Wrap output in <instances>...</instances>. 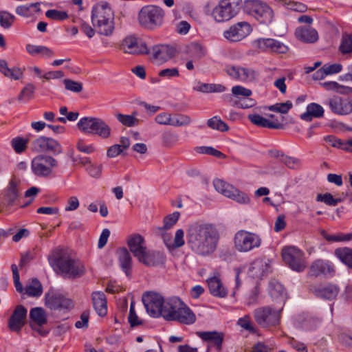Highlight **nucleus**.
Segmentation results:
<instances>
[{
	"mask_svg": "<svg viewBox=\"0 0 352 352\" xmlns=\"http://www.w3.org/2000/svg\"><path fill=\"white\" fill-rule=\"evenodd\" d=\"M186 239L188 246L195 254L208 256L216 250L219 234L212 225L195 222L188 226Z\"/></svg>",
	"mask_w": 352,
	"mask_h": 352,
	"instance_id": "1",
	"label": "nucleus"
},
{
	"mask_svg": "<svg viewBox=\"0 0 352 352\" xmlns=\"http://www.w3.org/2000/svg\"><path fill=\"white\" fill-rule=\"evenodd\" d=\"M48 260L54 271L64 278L75 279L85 273L84 264L63 249L54 250L50 254Z\"/></svg>",
	"mask_w": 352,
	"mask_h": 352,
	"instance_id": "2",
	"label": "nucleus"
},
{
	"mask_svg": "<svg viewBox=\"0 0 352 352\" xmlns=\"http://www.w3.org/2000/svg\"><path fill=\"white\" fill-rule=\"evenodd\" d=\"M91 22L96 32L110 36L114 30V12L107 2H100L92 8Z\"/></svg>",
	"mask_w": 352,
	"mask_h": 352,
	"instance_id": "3",
	"label": "nucleus"
},
{
	"mask_svg": "<svg viewBox=\"0 0 352 352\" xmlns=\"http://www.w3.org/2000/svg\"><path fill=\"white\" fill-rule=\"evenodd\" d=\"M127 243L130 251L140 262L147 266H153L156 264L155 258L159 253L148 251L144 245V239L141 235L135 234L129 236Z\"/></svg>",
	"mask_w": 352,
	"mask_h": 352,
	"instance_id": "4",
	"label": "nucleus"
},
{
	"mask_svg": "<svg viewBox=\"0 0 352 352\" xmlns=\"http://www.w3.org/2000/svg\"><path fill=\"white\" fill-rule=\"evenodd\" d=\"M164 12L159 6L148 5L142 7L138 12L139 24L145 29L154 30L162 25Z\"/></svg>",
	"mask_w": 352,
	"mask_h": 352,
	"instance_id": "5",
	"label": "nucleus"
},
{
	"mask_svg": "<svg viewBox=\"0 0 352 352\" xmlns=\"http://www.w3.org/2000/svg\"><path fill=\"white\" fill-rule=\"evenodd\" d=\"M261 244L262 239L259 234L244 230L238 231L234 237V246L239 252H251L259 248Z\"/></svg>",
	"mask_w": 352,
	"mask_h": 352,
	"instance_id": "6",
	"label": "nucleus"
},
{
	"mask_svg": "<svg viewBox=\"0 0 352 352\" xmlns=\"http://www.w3.org/2000/svg\"><path fill=\"white\" fill-rule=\"evenodd\" d=\"M245 8L250 14L253 16L261 23L268 24L272 21L274 12L265 2L259 0H247Z\"/></svg>",
	"mask_w": 352,
	"mask_h": 352,
	"instance_id": "7",
	"label": "nucleus"
},
{
	"mask_svg": "<svg viewBox=\"0 0 352 352\" xmlns=\"http://www.w3.org/2000/svg\"><path fill=\"white\" fill-rule=\"evenodd\" d=\"M282 309L270 306L257 308L254 311V320L263 328L276 326L280 322Z\"/></svg>",
	"mask_w": 352,
	"mask_h": 352,
	"instance_id": "8",
	"label": "nucleus"
},
{
	"mask_svg": "<svg viewBox=\"0 0 352 352\" xmlns=\"http://www.w3.org/2000/svg\"><path fill=\"white\" fill-rule=\"evenodd\" d=\"M58 165V161L53 157L41 154L33 158L31 168L32 173L37 177H48Z\"/></svg>",
	"mask_w": 352,
	"mask_h": 352,
	"instance_id": "9",
	"label": "nucleus"
},
{
	"mask_svg": "<svg viewBox=\"0 0 352 352\" xmlns=\"http://www.w3.org/2000/svg\"><path fill=\"white\" fill-rule=\"evenodd\" d=\"M241 3V0H221L212 14L217 22L228 21L238 13Z\"/></svg>",
	"mask_w": 352,
	"mask_h": 352,
	"instance_id": "10",
	"label": "nucleus"
},
{
	"mask_svg": "<svg viewBox=\"0 0 352 352\" xmlns=\"http://www.w3.org/2000/svg\"><path fill=\"white\" fill-rule=\"evenodd\" d=\"M303 256V252L296 247H285L282 250L283 261L291 269L298 272H302L306 267Z\"/></svg>",
	"mask_w": 352,
	"mask_h": 352,
	"instance_id": "11",
	"label": "nucleus"
},
{
	"mask_svg": "<svg viewBox=\"0 0 352 352\" xmlns=\"http://www.w3.org/2000/svg\"><path fill=\"white\" fill-rule=\"evenodd\" d=\"M226 72L230 77L244 82H254L259 77L258 72L251 67L228 65Z\"/></svg>",
	"mask_w": 352,
	"mask_h": 352,
	"instance_id": "12",
	"label": "nucleus"
},
{
	"mask_svg": "<svg viewBox=\"0 0 352 352\" xmlns=\"http://www.w3.org/2000/svg\"><path fill=\"white\" fill-rule=\"evenodd\" d=\"M142 301L148 314L154 318L163 316L165 300L163 297L156 293L148 292L143 295Z\"/></svg>",
	"mask_w": 352,
	"mask_h": 352,
	"instance_id": "13",
	"label": "nucleus"
},
{
	"mask_svg": "<svg viewBox=\"0 0 352 352\" xmlns=\"http://www.w3.org/2000/svg\"><path fill=\"white\" fill-rule=\"evenodd\" d=\"M45 305L50 309H67L72 307V302L62 294L49 291L45 294Z\"/></svg>",
	"mask_w": 352,
	"mask_h": 352,
	"instance_id": "14",
	"label": "nucleus"
},
{
	"mask_svg": "<svg viewBox=\"0 0 352 352\" xmlns=\"http://www.w3.org/2000/svg\"><path fill=\"white\" fill-rule=\"evenodd\" d=\"M272 272L271 261L266 258L255 259L248 270L249 276L255 279H261Z\"/></svg>",
	"mask_w": 352,
	"mask_h": 352,
	"instance_id": "15",
	"label": "nucleus"
},
{
	"mask_svg": "<svg viewBox=\"0 0 352 352\" xmlns=\"http://www.w3.org/2000/svg\"><path fill=\"white\" fill-rule=\"evenodd\" d=\"M334 273L333 265L329 261L317 259L309 266L308 275L318 277L320 276H331Z\"/></svg>",
	"mask_w": 352,
	"mask_h": 352,
	"instance_id": "16",
	"label": "nucleus"
},
{
	"mask_svg": "<svg viewBox=\"0 0 352 352\" xmlns=\"http://www.w3.org/2000/svg\"><path fill=\"white\" fill-rule=\"evenodd\" d=\"M252 31L250 25L241 21L231 26L229 30L224 32V36L231 41H239L248 36Z\"/></svg>",
	"mask_w": 352,
	"mask_h": 352,
	"instance_id": "17",
	"label": "nucleus"
},
{
	"mask_svg": "<svg viewBox=\"0 0 352 352\" xmlns=\"http://www.w3.org/2000/svg\"><path fill=\"white\" fill-rule=\"evenodd\" d=\"M121 47L125 53L132 54H146L148 52L146 43L132 36L126 37L122 41Z\"/></svg>",
	"mask_w": 352,
	"mask_h": 352,
	"instance_id": "18",
	"label": "nucleus"
},
{
	"mask_svg": "<svg viewBox=\"0 0 352 352\" xmlns=\"http://www.w3.org/2000/svg\"><path fill=\"white\" fill-rule=\"evenodd\" d=\"M328 104L334 114L346 116L351 113V104L349 98L335 96L329 99Z\"/></svg>",
	"mask_w": 352,
	"mask_h": 352,
	"instance_id": "19",
	"label": "nucleus"
},
{
	"mask_svg": "<svg viewBox=\"0 0 352 352\" xmlns=\"http://www.w3.org/2000/svg\"><path fill=\"white\" fill-rule=\"evenodd\" d=\"M28 310L24 306L19 305L14 309L8 320L9 329L15 332H19L25 323Z\"/></svg>",
	"mask_w": 352,
	"mask_h": 352,
	"instance_id": "20",
	"label": "nucleus"
},
{
	"mask_svg": "<svg viewBox=\"0 0 352 352\" xmlns=\"http://www.w3.org/2000/svg\"><path fill=\"white\" fill-rule=\"evenodd\" d=\"M184 302L177 297H173L165 300L163 318L168 321H175Z\"/></svg>",
	"mask_w": 352,
	"mask_h": 352,
	"instance_id": "21",
	"label": "nucleus"
},
{
	"mask_svg": "<svg viewBox=\"0 0 352 352\" xmlns=\"http://www.w3.org/2000/svg\"><path fill=\"white\" fill-rule=\"evenodd\" d=\"M311 290L317 297L326 300L334 299L339 292L338 287L333 284L314 286Z\"/></svg>",
	"mask_w": 352,
	"mask_h": 352,
	"instance_id": "22",
	"label": "nucleus"
},
{
	"mask_svg": "<svg viewBox=\"0 0 352 352\" xmlns=\"http://www.w3.org/2000/svg\"><path fill=\"white\" fill-rule=\"evenodd\" d=\"M196 334L204 341L210 342L216 346L217 350L221 349L222 343L224 340V334L222 332L212 331H197Z\"/></svg>",
	"mask_w": 352,
	"mask_h": 352,
	"instance_id": "23",
	"label": "nucleus"
},
{
	"mask_svg": "<svg viewBox=\"0 0 352 352\" xmlns=\"http://www.w3.org/2000/svg\"><path fill=\"white\" fill-rule=\"evenodd\" d=\"M175 50L173 47L166 45H156L153 47V57L159 61L165 62L175 56Z\"/></svg>",
	"mask_w": 352,
	"mask_h": 352,
	"instance_id": "24",
	"label": "nucleus"
},
{
	"mask_svg": "<svg viewBox=\"0 0 352 352\" xmlns=\"http://www.w3.org/2000/svg\"><path fill=\"white\" fill-rule=\"evenodd\" d=\"M210 294L216 297L224 298L228 294V290L222 283L221 279L216 276L207 279Z\"/></svg>",
	"mask_w": 352,
	"mask_h": 352,
	"instance_id": "25",
	"label": "nucleus"
},
{
	"mask_svg": "<svg viewBox=\"0 0 352 352\" xmlns=\"http://www.w3.org/2000/svg\"><path fill=\"white\" fill-rule=\"evenodd\" d=\"M295 35L298 40L304 43H312L318 40V32L311 27L298 28Z\"/></svg>",
	"mask_w": 352,
	"mask_h": 352,
	"instance_id": "26",
	"label": "nucleus"
},
{
	"mask_svg": "<svg viewBox=\"0 0 352 352\" xmlns=\"http://www.w3.org/2000/svg\"><path fill=\"white\" fill-rule=\"evenodd\" d=\"M269 294L273 300L284 305L287 298V294L282 284L276 280H272L269 283Z\"/></svg>",
	"mask_w": 352,
	"mask_h": 352,
	"instance_id": "27",
	"label": "nucleus"
},
{
	"mask_svg": "<svg viewBox=\"0 0 352 352\" xmlns=\"http://www.w3.org/2000/svg\"><path fill=\"white\" fill-rule=\"evenodd\" d=\"M92 301L94 309L100 316H104L107 313V305L105 295L103 292L92 293Z\"/></svg>",
	"mask_w": 352,
	"mask_h": 352,
	"instance_id": "28",
	"label": "nucleus"
},
{
	"mask_svg": "<svg viewBox=\"0 0 352 352\" xmlns=\"http://www.w3.org/2000/svg\"><path fill=\"white\" fill-rule=\"evenodd\" d=\"M120 265L127 276L131 274L132 258L129 251L125 248H120L117 251Z\"/></svg>",
	"mask_w": 352,
	"mask_h": 352,
	"instance_id": "29",
	"label": "nucleus"
},
{
	"mask_svg": "<svg viewBox=\"0 0 352 352\" xmlns=\"http://www.w3.org/2000/svg\"><path fill=\"white\" fill-rule=\"evenodd\" d=\"M260 48L263 50L270 49L278 53H285L287 47L280 42L272 38H261L258 41Z\"/></svg>",
	"mask_w": 352,
	"mask_h": 352,
	"instance_id": "30",
	"label": "nucleus"
},
{
	"mask_svg": "<svg viewBox=\"0 0 352 352\" xmlns=\"http://www.w3.org/2000/svg\"><path fill=\"white\" fill-rule=\"evenodd\" d=\"M324 115L323 107L317 103H311L307 107L306 112L300 116V118L303 120L310 122L313 118H322Z\"/></svg>",
	"mask_w": 352,
	"mask_h": 352,
	"instance_id": "31",
	"label": "nucleus"
},
{
	"mask_svg": "<svg viewBox=\"0 0 352 352\" xmlns=\"http://www.w3.org/2000/svg\"><path fill=\"white\" fill-rule=\"evenodd\" d=\"M99 118L98 117H83L78 123V129L86 134H93Z\"/></svg>",
	"mask_w": 352,
	"mask_h": 352,
	"instance_id": "32",
	"label": "nucleus"
},
{
	"mask_svg": "<svg viewBox=\"0 0 352 352\" xmlns=\"http://www.w3.org/2000/svg\"><path fill=\"white\" fill-rule=\"evenodd\" d=\"M175 321L184 324H192L196 321V316L193 311L184 303Z\"/></svg>",
	"mask_w": 352,
	"mask_h": 352,
	"instance_id": "33",
	"label": "nucleus"
},
{
	"mask_svg": "<svg viewBox=\"0 0 352 352\" xmlns=\"http://www.w3.org/2000/svg\"><path fill=\"white\" fill-rule=\"evenodd\" d=\"M248 119L254 124L269 129H282L283 124L278 122H272L258 114H249Z\"/></svg>",
	"mask_w": 352,
	"mask_h": 352,
	"instance_id": "34",
	"label": "nucleus"
},
{
	"mask_svg": "<svg viewBox=\"0 0 352 352\" xmlns=\"http://www.w3.org/2000/svg\"><path fill=\"white\" fill-rule=\"evenodd\" d=\"M0 72L13 80H19L23 76V71L19 67L8 68L7 62L3 59H0Z\"/></svg>",
	"mask_w": 352,
	"mask_h": 352,
	"instance_id": "35",
	"label": "nucleus"
},
{
	"mask_svg": "<svg viewBox=\"0 0 352 352\" xmlns=\"http://www.w3.org/2000/svg\"><path fill=\"white\" fill-rule=\"evenodd\" d=\"M93 135L104 140L109 139L112 135L111 127L104 120L99 118Z\"/></svg>",
	"mask_w": 352,
	"mask_h": 352,
	"instance_id": "36",
	"label": "nucleus"
},
{
	"mask_svg": "<svg viewBox=\"0 0 352 352\" xmlns=\"http://www.w3.org/2000/svg\"><path fill=\"white\" fill-rule=\"evenodd\" d=\"M19 195L18 183L14 179H12L5 190V200L8 204H13L18 199Z\"/></svg>",
	"mask_w": 352,
	"mask_h": 352,
	"instance_id": "37",
	"label": "nucleus"
},
{
	"mask_svg": "<svg viewBox=\"0 0 352 352\" xmlns=\"http://www.w3.org/2000/svg\"><path fill=\"white\" fill-rule=\"evenodd\" d=\"M163 236L164 243L168 248H179L183 246L185 243L184 232L182 229H179L176 231L173 243H171L170 236H166V234L162 235Z\"/></svg>",
	"mask_w": 352,
	"mask_h": 352,
	"instance_id": "38",
	"label": "nucleus"
},
{
	"mask_svg": "<svg viewBox=\"0 0 352 352\" xmlns=\"http://www.w3.org/2000/svg\"><path fill=\"white\" fill-rule=\"evenodd\" d=\"M40 11V3L19 6L16 8V13L24 17H30Z\"/></svg>",
	"mask_w": 352,
	"mask_h": 352,
	"instance_id": "39",
	"label": "nucleus"
},
{
	"mask_svg": "<svg viewBox=\"0 0 352 352\" xmlns=\"http://www.w3.org/2000/svg\"><path fill=\"white\" fill-rule=\"evenodd\" d=\"M25 48L32 56L41 54L44 57L50 58L54 54L52 50L45 46L28 44Z\"/></svg>",
	"mask_w": 352,
	"mask_h": 352,
	"instance_id": "40",
	"label": "nucleus"
},
{
	"mask_svg": "<svg viewBox=\"0 0 352 352\" xmlns=\"http://www.w3.org/2000/svg\"><path fill=\"white\" fill-rule=\"evenodd\" d=\"M335 255L348 267L352 268V249L349 248H337Z\"/></svg>",
	"mask_w": 352,
	"mask_h": 352,
	"instance_id": "41",
	"label": "nucleus"
},
{
	"mask_svg": "<svg viewBox=\"0 0 352 352\" xmlns=\"http://www.w3.org/2000/svg\"><path fill=\"white\" fill-rule=\"evenodd\" d=\"M186 52L194 60H199L206 55L205 48L199 43H192L186 47Z\"/></svg>",
	"mask_w": 352,
	"mask_h": 352,
	"instance_id": "42",
	"label": "nucleus"
},
{
	"mask_svg": "<svg viewBox=\"0 0 352 352\" xmlns=\"http://www.w3.org/2000/svg\"><path fill=\"white\" fill-rule=\"evenodd\" d=\"M137 115L138 113L134 111L131 115L118 113L116 115V117L122 124L128 127H132L138 125L140 123V120L136 118Z\"/></svg>",
	"mask_w": 352,
	"mask_h": 352,
	"instance_id": "43",
	"label": "nucleus"
},
{
	"mask_svg": "<svg viewBox=\"0 0 352 352\" xmlns=\"http://www.w3.org/2000/svg\"><path fill=\"white\" fill-rule=\"evenodd\" d=\"M180 213L179 212H174L165 217L164 219V226L157 228L159 234L164 235L166 230L172 228L177 222Z\"/></svg>",
	"mask_w": 352,
	"mask_h": 352,
	"instance_id": "44",
	"label": "nucleus"
},
{
	"mask_svg": "<svg viewBox=\"0 0 352 352\" xmlns=\"http://www.w3.org/2000/svg\"><path fill=\"white\" fill-rule=\"evenodd\" d=\"M43 287L41 283L36 278L32 279L31 283L25 286V294L32 297H38L42 294Z\"/></svg>",
	"mask_w": 352,
	"mask_h": 352,
	"instance_id": "45",
	"label": "nucleus"
},
{
	"mask_svg": "<svg viewBox=\"0 0 352 352\" xmlns=\"http://www.w3.org/2000/svg\"><path fill=\"white\" fill-rule=\"evenodd\" d=\"M227 197L236 201L240 204H248L250 202L249 196L234 186L232 187V189L230 191Z\"/></svg>",
	"mask_w": 352,
	"mask_h": 352,
	"instance_id": "46",
	"label": "nucleus"
},
{
	"mask_svg": "<svg viewBox=\"0 0 352 352\" xmlns=\"http://www.w3.org/2000/svg\"><path fill=\"white\" fill-rule=\"evenodd\" d=\"M30 318L38 326H42L47 322L45 311L41 307H34L30 310Z\"/></svg>",
	"mask_w": 352,
	"mask_h": 352,
	"instance_id": "47",
	"label": "nucleus"
},
{
	"mask_svg": "<svg viewBox=\"0 0 352 352\" xmlns=\"http://www.w3.org/2000/svg\"><path fill=\"white\" fill-rule=\"evenodd\" d=\"M44 152H50L54 155H58L63 152L60 143L56 140L45 137Z\"/></svg>",
	"mask_w": 352,
	"mask_h": 352,
	"instance_id": "48",
	"label": "nucleus"
},
{
	"mask_svg": "<svg viewBox=\"0 0 352 352\" xmlns=\"http://www.w3.org/2000/svg\"><path fill=\"white\" fill-rule=\"evenodd\" d=\"M321 234L327 241L331 242L349 241L352 240V233L328 234L325 231H322Z\"/></svg>",
	"mask_w": 352,
	"mask_h": 352,
	"instance_id": "49",
	"label": "nucleus"
},
{
	"mask_svg": "<svg viewBox=\"0 0 352 352\" xmlns=\"http://www.w3.org/2000/svg\"><path fill=\"white\" fill-rule=\"evenodd\" d=\"M191 122L190 116L184 114H173L171 118L170 125L173 126H188Z\"/></svg>",
	"mask_w": 352,
	"mask_h": 352,
	"instance_id": "50",
	"label": "nucleus"
},
{
	"mask_svg": "<svg viewBox=\"0 0 352 352\" xmlns=\"http://www.w3.org/2000/svg\"><path fill=\"white\" fill-rule=\"evenodd\" d=\"M207 124L210 128L222 132L227 131L229 129L228 124L217 116H214L209 119L207 122Z\"/></svg>",
	"mask_w": 352,
	"mask_h": 352,
	"instance_id": "51",
	"label": "nucleus"
},
{
	"mask_svg": "<svg viewBox=\"0 0 352 352\" xmlns=\"http://www.w3.org/2000/svg\"><path fill=\"white\" fill-rule=\"evenodd\" d=\"M316 201L324 203L327 206H336L341 202V199L335 198L329 192L324 194H318L316 197Z\"/></svg>",
	"mask_w": 352,
	"mask_h": 352,
	"instance_id": "52",
	"label": "nucleus"
},
{
	"mask_svg": "<svg viewBox=\"0 0 352 352\" xmlns=\"http://www.w3.org/2000/svg\"><path fill=\"white\" fill-rule=\"evenodd\" d=\"M213 185L216 190L221 194L227 197L230 191L232 189L233 186L225 182L224 181L217 179L213 182Z\"/></svg>",
	"mask_w": 352,
	"mask_h": 352,
	"instance_id": "53",
	"label": "nucleus"
},
{
	"mask_svg": "<svg viewBox=\"0 0 352 352\" xmlns=\"http://www.w3.org/2000/svg\"><path fill=\"white\" fill-rule=\"evenodd\" d=\"M15 20V16L6 11L0 12V25L5 29L10 28Z\"/></svg>",
	"mask_w": 352,
	"mask_h": 352,
	"instance_id": "54",
	"label": "nucleus"
},
{
	"mask_svg": "<svg viewBox=\"0 0 352 352\" xmlns=\"http://www.w3.org/2000/svg\"><path fill=\"white\" fill-rule=\"evenodd\" d=\"M237 324L250 333H254L256 332V328L251 321V318L248 315H245L240 318L237 321Z\"/></svg>",
	"mask_w": 352,
	"mask_h": 352,
	"instance_id": "55",
	"label": "nucleus"
},
{
	"mask_svg": "<svg viewBox=\"0 0 352 352\" xmlns=\"http://www.w3.org/2000/svg\"><path fill=\"white\" fill-rule=\"evenodd\" d=\"M35 91V87L31 84H28L21 91L20 94L18 96V100L21 102H26L30 100L33 96Z\"/></svg>",
	"mask_w": 352,
	"mask_h": 352,
	"instance_id": "56",
	"label": "nucleus"
},
{
	"mask_svg": "<svg viewBox=\"0 0 352 352\" xmlns=\"http://www.w3.org/2000/svg\"><path fill=\"white\" fill-rule=\"evenodd\" d=\"M28 142V140L21 137H16L11 140V144L16 153H21L25 150Z\"/></svg>",
	"mask_w": 352,
	"mask_h": 352,
	"instance_id": "57",
	"label": "nucleus"
},
{
	"mask_svg": "<svg viewBox=\"0 0 352 352\" xmlns=\"http://www.w3.org/2000/svg\"><path fill=\"white\" fill-rule=\"evenodd\" d=\"M293 107L292 102L289 100L285 102L276 103L269 107V109L272 111L280 113H287Z\"/></svg>",
	"mask_w": 352,
	"mask_h": 352,
	"instance_id": "58",
	"label": "nucleus"
},
{
	"mask_svg": "<svg viewBox=\"0 0 352 352\" xmlns=\"http://www.w3.org/2000/svg\"><path fill=\"white\" fill-rule=\"evenodd\" d=\"M45 16L52 20L63 21L68 18V14L65 11L58 10H49L45 12Z\"/></svg>",
	"mask_w": 352,
	"mask_h": 352,
	"instance_id": "59",
	"label": "nucleus"
},
{
	"mask_svg": "<svg viewBox=\"0 0 352 352\" xmlns=\"http://www.w3.org/2000/svg\"><path fill=\"white\" fill-rule=\"evenodd\" d=\"M102 164H93L91 161L90 164H88L86 168V172L92 177L99 178L102 174Z\"/></svg>",
	"mask_w": 352,
	"mask_h": 352,
	"instance_id": "60",
	"label": "nucleus"
},
{
	"mask_svg": "<svg viewBox=\"0 0 352 352\" xmlns=\"http://www.w3.org/2000/svg\"><path fill=\"white\" fill-rule=\"evenodd\" d=\"M232 94L235 97L239 98L241 96L248 98L252 95V92L250 89H247L243 86L236 85L232 88Z\"/></svg>",
	"mask_w": 352,
	"mask_h": 352,
	"instance_id": "61",
	"label": "nucleus"
},
{
	"mask_svg": "<svg viewBox=\"0 0 352 352\" xmlns=\"http://www.w3.org/2000/svg\"><path fill=\"white\" fill-rule=\"evenodd\" d=\"M197 151L199 153L208 154L219 158L225 157L224 154L211 146H200L197 148Z\"/></svg>",
	"mask_w": 352,
	"mask_h": 352,
	"instance_id": "62",
	"label": "nucleus"
},
{
	"mask_svg": "<svg viewBox=\"0 0 352 352\" xmlns=\"http://www.w3.org/2000/svg\"><path fill=\"white\" fill-rule=\"evenodd\" d=\"M64 85L65 86V89L75 92V93H79L82 90V84L81 82H78L70 79H65Z\"/></svg>",
	"mask_w": 352,
	"mask_h": 352,
	"instance_id": "63",
	"label": "nucleus"
},
{
	"mask_svg": "<svg viewBox=\"0 0 352 352\" xmlns=\"http://www.w3.org/2000/svg\"><path fill=\"white\" fill-rule=\"evenodd\" d=\"M158 76L162 78L170 79L179 76V69L176 67L166 68L159 72Z\"/></svg>",
	"mask_w": 352,
	"mask_h": 352,
	"instance_id": "64",
	"label": "nucleus"
}]
</instances>
